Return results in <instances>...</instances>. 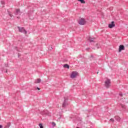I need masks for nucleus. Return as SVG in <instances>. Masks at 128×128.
<instances>
[{"mask_svg":"<svg viewBox=\"0 0 128 128\" xmlns=\"http://www.w3.org/2000/svg\"><path fill=\"white\" fill-rule=\"evenodd\" d=\"M78 76V72L76 71H73L72 72L70 75V78H76V76Z\"/></svg>","mask_w":128,"mask_h":128,"instance_id":"f257e3e1","label":"nucleus"},{"mask_svg":"<svg viewBox=\"0 0 128 128\" xmlns=\"http://www.w3.org/2000/svg\"><path fill=\"white\" fill-rule=\"evenodd\" d=\"M79 24H81L82 26H84V24H86V19L84 18H80L79 20Z\"/></svg>","mask_w":128,"mask_h":128,"instance_id":"f03ea898","label":"nucleus"},{"mask_svg":"<svg viewBox=\"0 0 128 128\" xmlns=\"http://www.w3.org/2000/svg\"><path fill=\"white\" fill-rule=\"evenodd\" d=\"M104 86L106 88H108L109 86H110V80L108 79L104 82Z\"/></svg>","mask_w":128,"mask_h":128,"instance_id":"7ed1b4c3","label":"nucleus"},{"mask_svg":"<svg viewBox=\"0 0 128 128\" xmlns=\"http://www.w3.org/2000/svg\"><path fill=\"white\" fill-rule=\"evenodd\" d=\"M18 30L20 32H24V34H26L27 32L26 30V29L24 28H20V27H18Z\"/></svg>","mask_w":128,"mask_h":128,"instance_id":"20e7f679","label":"nucleus"},{"mask_svg":"<svg viewBox=\"0 0 128 128\" xmlns=\"http://www.w3.org/2000/svg\"><path fill=\"white\" fill-rule=\"evenodd\" d=\"M115 26H116V24H114V22H112V24H109L108 28H114Z\"/></svg>","mask_w":128,"mask_h":128,"instance_id":"39448f33","label":"nucleus"},{"mask_svg":"<svg viewBox=\"0 0 128 128\" xmlns=\"http://www.w3.org/2000/svg\"><path fill=\"white\" fill-rule=\"evenodd\" d=\"M122 50H124V45H120L119 46V52H120Z\"/></svg>","mask_w":128,"mask_h":128,"instance_id":"423d86ee","label":"nucleus"},{"mask_svg":"<svg viewBox=\"0 0 128 128\" xmlns=\"http://www.w3.org/2000/svg\"><path fill=\"white\" fill-rule=\"evenodd\" d=\"M68 102H66V100H64V102L63 103L62 106L63 108H66V106H68Z\"/></svg>","mask_w":128,"mask_h":128,"instance_id":"0eeeda50","label":"nucleus"},{"mask_svg":"<svg viewBox=\"0 0 128 128\" xmlns=\"http://www.w3.org/2000/svg\"><path fill=\"white\" fill-rule=\"evenodd\" d=\"M40 82H42V80H40V78H38L36 80L35 84H40Z\"/></svg>","mask_w":128,"mask_h":128,"instance_id":"6e6552de","label":"nucleus"},{"mask_svg":"<svg viewBox=\"0 0 128 128\" xmlns=\"http://www.w3.org/2000/svg\"><path fill=\"white\" fill-rule=\"evenodd\" d=\"M94 40H95L94 38H92V37H89L88 38V40L90 41V42H94Z\"/></svg>","mask_w":128,"mask_h":128,"instance_id":"1a4fd4ad","label":"nucleus"},{"mask_svg":"<svg viewBox=\"0 0 128 128\" xmlns=\"http://www.w3.org/2000/svg\"><path fill=\"white\" fill-rule=\"evenodd\" d=\"M115 118L118 120V122H120V118L118 116H115Z\"/></svg>","mask_w":128,"mask_h":128,"instance_id":"9d476101","label":"nucleus"},{"mask_svg":"<svg viewBox=\"0 0 128 128\" xmlns=\"http://www.w3.org/2000/svg\"><path fill=\"white\" fill-rule=\"evenodd\" d=\"M64 68H70V66L68 64H65L64 65Z\"/></svg>","mask_w":128,"mask_h":128,"instance_id":"9b49d317","label":"nucleus"},{"mask_svg":"<svg viewBox=\"0 0 128 128\" xmlns=\"http://www.w3.org/2000/svg\"><path fill=\"white\" fill-rule=\"evenodd\" d=\"M78 2H80L81 4H86V1L84 0H78Z\"/></svg>","mask_w":128,"mask_h":128,"instance_id":"f8f14e48","label":"nucleus"},{"mask_svg":"<svg viewBox=\"0 0 128 128\" xmlns=\"http://www.w3.org/2000/svg\"><path fill=\"white\" fill-rule=\"evenodd\" d=\"M10 123L8 122L7 124V125L6 126V128H10Z\"/></svg>","mask_w":128,"mask_h":128,"instance_id":"ddd939ff","label":"nucleus"},{"mask_svg":"<svg viewBox=\"0 0 128 128\" xmlns=\"http://www.w3.org/2000/svg\"><path fill=\"white\" fill-rule=\"evenodd\" d=\"M39 126L40 128H44V126H42V124H40Z\"/></svg>","mask_w":128,"mask_h":128,"instance_id":"4468645a","label":"nucleus"},{"mask_svg":"<svg viewBox=\"0 0 128 128\" xmlns=\"http://www.w3.org/2000/svg\"><path fill=\"white\" fill-rule=\"evenodd\" d=\"M52 124L53 126H56V123L54 122H52Z\"/></svg>","mask_w":128,"mask_h":128,"instance_id":"2eb2a0df","label":"nucleus"},{"mask_svg":"<svg viewBox=\"0 0 128 128\" xmlns=\"http://www.w3.org/2000/svg\"><path fill=\"white\" fill-rule=\"evenodd\" d=\"M16 12L17 14H18V13L20 12V10L17 9V10H16Z\"/></svg>","mask_w":128,"mask_h":128,"instance_id":"dca6fc26","label":"nucleus"},{"mask_svg":"<svg viewBox=\"0 0 128 128\" xmlns=\"http://www.w3.org/2000/svg\"><path fill=\"white\" fill-rule=\"evenodd\" d=\"M110 122H114V120L112 119V118H111L110 119Z\"/></svg>","mask_w":128,"mask_h":128,"instance_id":"f3484780","label":"nucleus"},{"mask_svg":"<svg viewBox=\"0 0 128 128\" xmlns=\"http://www.w3.org/2000/svg\"><path fill=\"white\" fill-rule=\"evenodd\" d=\"M120 106H121L122 108H124V105L122 104H120Z\"/></svg>","mask_w":128,"mask_h":128,"instance_id":"a211bd4d","label":"nucleus"},{"mask_svg":"<svg viewBox=\"0 0 128 128\" xmlns=\"http://www.w3.org/2000/svg\"><path fill=\"white\" fill-rule=\"evenodd\" d=\"M10 14V18H12V14Z\"/></svg>","mask_w":128,"mask_h":128,"instance_id":"6ab92c4d","label":"nucleus"},{"mask_svg":"<svg viewBox=\"0 0 128 128\" xmlns=\"http://www.w3.org/2000/svg\"><path fill=\"white\" fill-rule=\"evenodd\" d=\"M3 128L2 125H0V128Z\"/></svg>","mask_w":128,"mask_h":128,"instance_id":"aec40b11","label":"nucleus"},{"mask_svg":"<svg viewBox=\"0 0 128 128\" xmlns=\"http://www.w3.org/2000/svg\"><path fill=\"white\" fill-rule=\"evenodd\" d=\"M37 90H40V88H37Z\"/></svg>","mask_w":128,"mask_h":128,"instance_id":"412c9836","label":"nucleus"},{"mask_svg":"<svg viewBox=\"0 0 128 128\" xmlns=\"http://www.w3.org/2000/svg\"><path fill=\"white\" fill-rule=\"evenodd\" d=\"M2 4H4V2H1Z\"/></svg>","mask_w":128,"mask_h":128,"instance_id":"4be33fe9","label":"nucleus"},{"mask_svg":"<svg viewBox=\"0 0 128 128\" xmlns=\"http://www.w3.org/2000/svg\"><path fill=\"white\" fill-rule=\"evenodd\" d=\"M80 128L77 127V128Z\"/></svg>","mask_w":128,"mask_h":128,"instance_id":"5701e85b","label":"nucleus"},{"mask_svg":"<svg viewBox=\"0 0 128 128\" xmlns=\"http://www.w3.org/2000/svg\"><path fill=\"white\" fill-rule=\"evenodd\" d=\"M97 74H98V72Z\"/></svg>","mask_w":128,"mask_h":128,"instance_id":"b1692460","label":"nucleus"}]
</instances>
